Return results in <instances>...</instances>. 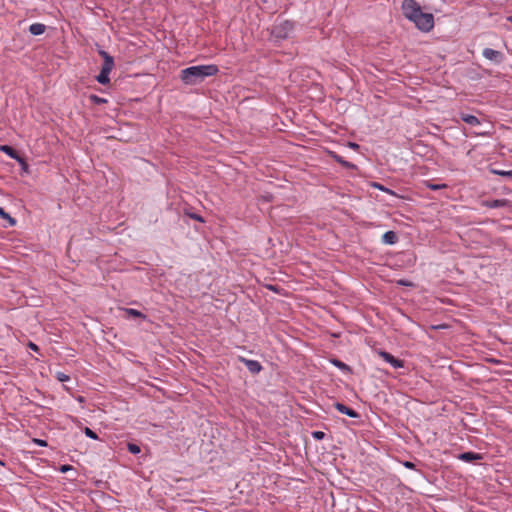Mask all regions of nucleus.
I'll list each match as a JSON object with an SVG mask.
<instances>
[{"mask_svg": "<svg viewBox=\"0 0 512 512\" xmlns=\"http://www.w3.org/2000/svg\"><path fill=\"white\" fill-rule=\"evenodd\" d=\"M491 172L495 175H499L502 177L512 178V170L506 171V170H497L492 169Z\"/></svg>", "mask_w": 512, "mask_h": 512, "instance_id": "obj_22", "label": "nucleus"}, {"mask_svg": "<svg viewBox=\"0 0 512 512\" xmlns=\"http://www.w3.org/2000/svg\"><path fill=\"white\" fill-rule=\"evenodd\" d=\"M98 54L102 57L103 59V64H102V68L103 70H107V71H112V69L114 68L115 66V63H114V58L108 53L106 52L105 50L103 49H99L98 50Z\"/></svg>", "mask_w": 512, "mask_h": 512, "instance_id": "obj_9", "label": "nucleus"}, {"mask_svg": "<svg viewBox=\"0 0 512 512\" xmlns=\"http://www.w3.org/2000/svg\"><path fill=\"white\" fill-rule=\"evenodd\" d=\"M378 354L385 362L389 363L393 368L398 369L404 367V361L395 358L392 354L386 351H379Z\"/></svg>", "mask_w": 512, "mask_h": 512, "instance_id": "obj_8", "label": "nucleus"}, {"mask_svg": "<svg viewBox=\"0 0 512 512\" xmlns=\"http://www.w3.org/2000/svg\"><path fill=\"white\" fill-rule=\"evenodd\" d=\"M426 186L431 189V190H440V189H444V188H447V184H434V183H431V182H426Z\"/></svg>", "mask_w": 512, "mask_h": 512, "instance_id": "obj_23", "label": "nucleus"}, {"mask_svg": "<svg viewBox=\"0 0 512 512\" xmlns=\"http://www.w3.org/2000/svg\"><path fill=\"white\" fill-rule=\"evenodd\" d=\"M127 448H128V451L134 455L140 453V451H141L140 447L134 443H128Z\"/></svg>", "mask_w": 512, "mask_h": 512, "instance_id": "obj_24", "label": "nucleus"}, {"mask_svg": "<svg viewBox=\"0 0 512 512\" xmlns=\"http://www.w3.org/2000/svg\"><path fill=\"white\" fill-rule=\"evenodd\" d=\"M237 359L239 362L243 363L248 371L253 375H257L263 370V366L257 360L247 359L243 356H238Z\"/></svg>", "mask_w": 512, "mask_h": 512, "instance_id": "obj_5", "label": "nucleus"}, {"mask_svg": "<svg viewBox=\"0 0 512 512\" xmlns=\"http://www.w3.org/2000/svg\"><path fill=\"white\" fill-rule=\"evenodd\" d=\"M0 151L5 153L6 155H8L10 158L16 160L18 163H20L24 169L28 168V165H27L25 159L22 156H20L19 153L12 146L1 145Z\"/></svg>", "mask_w": 512, "mask_h": 512, "instance_id": "obj_6", "label": "nucleus"}, {"mask_svg": "<svg viewBox=\"0 0 512 512\" xmlns=\"http://www.w3.org/2000/svg\"><path fill=\"white\" fill-rule=\"evenodd\" d=\"M418 29L429 32L434 27V17L431 13L420 12L412 21Z\"/></svg>", "mask_w": 512, "mask_h": 512, "instance_id": "obj_2", "label": "nucleus"}, {"mask_svg": "<svg viewBox=\"0 0 512 512\" xmlns=\"http://www.w3.org/2000/svg\"><path fill=\"white\" fill-rule=\"evenodd\" d=\"M381 240H382V243H384V244L394 245L398 242V236L394 231L390 230V231L385 232L382 235Z\"/></svg>", "mask_w": 512, "mask_h": 512, "instance_id": "obj_13", "label": "nucleus"}, {"mask_svg": "<svg viewBox=\"0 0 512 512\" xmlns=\"http://www.w3.org/2000/svg\"><path fill=\"white\" fill-rule=\"evenodd\" d=\"M507 21L512 23V15L507 17Z\"/></svg>", "mask_w": 512, "mask_h": 512, "instance_id": "obj_35", "label": "nucleus"}, {"mask_svg": "<svg viewBox=\"0 0 512 512\" xmlns=\"http://www.w3.org/2000/svg\"><path fill=\"white\" fill-rule=\"evenodd\" d=\"M72 469H73V467H72L71 465H68V464H64V465H61V466L59 467V471H60L61 473H67L68 471H70V470H72Z\"/></svg>", "mask_w": 512, "mask_h": 512, "instance_id": "obj_30", "label": "nucleus"}, {"mask_svg": "<svg viewBox=\"0 0 512 512\" xmlns=\"http://www.w3.org/2000/svg\"><path fill=\"white\" fill-rule=\"evenodd\" d=\"M56 379L60 382H66L70 380V376L63 373V372H57L56 373Z\"/></svg>", "mask_w": 512, "mask_h": 512, "instance_id": "obj_27", "label": "nucleus"}, {"mask_svg": "<svg viewBox=\"0 0 512 512\" xmlns=\"http://www.w3.org/2000/svg\"><path fill=\"white\" fill-rule=\"evenodd\" d=\"M330 156L333 160L339 163L342 167L350 170H356L357 166L352 162L346 161L342 156L337 154L336 152H330Z\"/></svg>", "mask_w": 512, "mask_h": 512, "instance_id": "obj_12", "label": "nucleus"}, {"mask_svg": "<svg viewBox=\"0 0 512 512\" xmlns=\"http://www.w3.org/2000/svg\"><path fill=\"white\" fill-rule=\"evenodd\" d=\"M109 74H110V71H107V70H103L101 69L100 70V73L98 74V76L96 77V80L102 84V85H106V84H109L110 83V77H109Z\"/></svg>", "mask_w": 512, "mask_h": 512, "instance_id": "obj_18", "label": "nucleus"}, {"mask_svg": "<svg viewBox=\"0 0 512 512\" xmlns=\"http://www.w3.org/2000/svg\"><path fill=\"white\" fill-rule=\"evenodd\" d=\"M89 100L91 101V103L96 104V105H101V104L107 103V99L99 97L95 94H91L89 96Z\"/></svg>", "mask_w": 512, "mask_h": 512, "instance_id": "obj_21", "label": "nucleus"}, {"mask_svg": "<svg viewBox=\"0 0 512 512\" xmlns=\"http://www.w3.org/2000/svg\"><path fill=\"white\" fill-rule=\"evenodd\" d=\"M294 29V22L285 20L273 28V35L276 38L286 39Z\"/></svg>", "mask_w": 512, "mask_h": 512, "instance_id": "obj_4", "label": "nucleus"}, {"mask_svg": "<svg viewBox=\"0 0 512 512\" xmlns=\"http://www.w3.org/2000/svg\"><path fill=\"white\" fill-rule=\"evenodd\" d=\"M399 283H400L401 285H408V284H407L405 281H403V280H401Z\"/></svg>", "mask_w": 512, "mask_h": 512, "instance_id": "obj_36", "label": "nucleus"}, {"mask_svg": "<svg viewBox=\"0 0 512 512\" xmlns=\"http://www.w3.org/2000/svg\"><path fill=\"white\" fill-rule=\"evenodd\" d=\"M33 442L35 444H37L38 446H41V447H46L48 444H47V441L46 440H43V439H38V438H34L33 439Z\"/></svg>", "mask_w": 512, "mask_h": 512, "instance_id": "obj_31", "label": "nucleus"}, {"mask_svg": "<svg viewBox=\"0 0 512 512\" xmlns=\"http://www.w3.org/2000/svg\"><path fill=\"white\" fill-rule=\"evenodd\" d=\"M509 201L507 199H496L491 201H486L485 206L488 208H501L507 206Z\"/></svg>", "mask_w": 512, "mask_h": 512, "instance_id": "obj_17", "label": "nucleus"}, {"mask_svg": "<svg viewBox=\"0 0 512 512\" xmlns=\"http://www.w3.org/2000/svg\"><path fill=\"white\" fill-rule=\"evenodd\" d=\"M28 347H29L32 351H34V352H39V350H40V349H39V347H38V345H36L34 342H31V341L28 343Z\"/></svg>", "mask_w": 512, "mask_h": 512, "instance_id": "obj_33", "label": "nucleus"}, {"mask_svg": "<svg viewBox=\"0 0 512 512\" xmlns=\"http://www.w3.org/2000/svg\"><path fill=\"white\" fill-rule=\"evenodd\" d=\"M348 146L352 149H358L360 146L355 142H348Z\"/></svg>", "mask_w": 512, "mask_h": 512, "instance_id": "obj_34", "label": "nucleus"}, {"mask_svg": "<svg viewBox=\"0 0 512 512\" xmlns=\"http://www.w3.org/2000/svg\"><path fill=\"white\" fill-rule=\"evenodd\" d=\"M457 458L461 461L471 463V462L482 460L483 455L480 453L473 452V451H468V452L460 453L457 456Z\"/></svg>", "mask_w": 512, "mask_h": 512, "instance_id": "obj_11", "label": "nucleus"}, {"mask_svg": "<svg viewBox=\"0 0 512 512\" xmlns=\"http://www.w3.org/2000/svg\"><path fill=\"white\" fill-rule=\"evenodd\" d=\"M460 118L463 122H465L471 126H477L480 124V120L476 116L471 115V114L461 113Z\"/></svg>", "mask_w": 512, "mask_h": 512, "instance_id": "obj_16", "label": "nucleus"}, {"mask_svg": "<svg viewBox=\"0 0 512 512\" xmlns=\"http://www.w3.org/2000/svg\"><path fill=\"white\" fill-rule=\"evenodd\" d=\"M312 437L315 439V440H322L325 438V433L323 431H313L311 433Z\"/></svg>", "mask_w": 512, "mask_h": 512, "instance_id": "obj_28", "label": "nucleus"}, {"mask_svg": "<svg viewBox=\"0 0 512 512\" xmlns=\"http://www.w3.org/2000/svg\"><path fill=\"white\" fill-rule=\"evenodd\" d=\"M404 16L413 21L415 17L422 11L420 5L415 0H404L402 3Z\"/></svg>", "mask_w": 512, "mask_h": 512, "instance_id": "obj_3", "label": "nucleus"}, {"mask_svg": "<svg viewBox=\"0 0 512 512\" xmlns=\"http://www.w3.org/2000/svg\"><path fill=\"white\" fill-rule=\"evenodd\" d=\"M0 465H3L4 466V463L0 460Z\"/></svg>", "mask_w": 512, "mask_h": 512, "instance_id": "obj_37", "label": "nucleus"}, {"mask_svg": "<svg viewBox=\"0 0 512 512\" xmlns=\"http://www.w3.org/2000/svg\"><path fill=\"white\" fill-rule=\"evenodd\" d=\"M218 72L219 68L215 64L190 66L181 70L180 79L186 85H197Z\"/></svg>", "mask_w": 512, "mask_h": 512, "instance_id": "obj_1", "label": "nucleus"}, {"mask_svg": "<svg viewBox=\"0 0 512 512\" xmlns=\"http://www.w3.org/2000/svg\"><path fill=\"white\" fill-rule=\"evenodd\" d=\"M483 57L486 59L496 63L500 64L504 60V55L502 52L494 50L492 48H485L482 52Z\"/></svg>", "mask_w": 512, "mask_h": 512, "instance_id": "obj_7", "label": "nucleus"}, {"mask_svg": "<svg viewBox=\"0 0 512 512\" xmlns=\"http://www.w3.org/2000/svg\"><path fill=\"white\" fill-rule=\"evenodd\" d=\"M84 433L90 439H93V440H97L98 439V435L96 434V432L93 431L92 429L88 428V427H86L84 429Z\"/></svg>", "mask_w": 512, "mask_h": 512, "instance_id": "obj_26", "label": "nucleus"}, {"mask_svg": "<svg viewBox=\"0 0 512 512\" xmlns=\"http://www.w3.org/2000/svg\"><path fill=\"white\" fill-rule=\"evenodd\" d=\"M0 217L2 219H5L8 221L9 226H14L16 224V219L10 216L9 213H7L4 208L0 207Z\"/></svg>", "mask_w": 512, "mask_h": 512, "instance_id": "obj_19", "label": "nucleus"}, {"mask_svg": "<svg viewBox=\"0 0 512 512\" xmlns=\"http://www.w3.org/2000/svg\"><path fill=\"white\" fill-rule=\"evenodd\" d=\"M125 312L129 315V316H132L134 318H142V319H145L146 318V315L143 314L141 311L139 310H136V309H132V308H126L124 309Z\"/></svg>", "mask_w": 512, "mask_h": 512, "instance_id": "obj_20", "label": "nucleus"}, {"mask_svg": "<svg viewBox=\"0 0 512 512\" xmlns=\"http://www.w3.org/2000/svg\"><path fill=\"white\" fill-rule=\"evenodd\" d=\"M45 30L46 26L42 23H33L29 26V32L34 36L43 34Z\"/></svg>", "mask_w": 512, "mask_h": 512, "instance_id": "obj_15", "label": "nucleus"}, {"mask_svg": "<svg viewBox=\"0 0 512 512\" xmlns=\"http://www.w3.org/2000/svg\"><path fill=\"white\" fill-rule=\"evenodd\" d=\"M329 361L332 365H334L335 367L340 369L343 373H345V374L352 373L351 367L349 365H347L346 363L342 362L341 360H339L337 358H331Z\"/></svg>", "mask_w": 512, "mask_h": 512, "instance_id": "obj_14", "label": "nucleus"}, {"mask_svg": "<svg viewBox=\"0 0 512 512\" xmlns=\"http://www.w3.org/2000/svg\"><path fill=\"white\" fill-rule=\"evenodd\" d=\"M403 466L407 469H411V470H414L416 469V465L413 463V462H410V461H404L403 462Z\"/></svg>", "mask_w": 512, "mask_h": 512, "instance_id": "obj_32", "label": "nucleus"}, {"mask_svg": "<svg viewBox=\"0 0 512 512\" xmlns=\"http://www.w3.org/2000/svg\"><path fill=\"white\" fill-rule=\"evenodd\" d=\"M185 214H186L189 218H191V219H194V220L199 221V222H201V223L205 222L204 218H203L201 215L197 214V213H194V212H188V211H187V212H185Z\"/></svg>", "mask_w": 512, "mask_h": 512, "instance_id": "obj_25", "label": "nucleus"}, {"mask_svg": "<svg viewBox=\"0 0 512 512\" xmlns=\"http://www.w3.org/2000/svg\"><path fill=\"white\" fill-rule=\"evenodd\" d=\"M334 407L338 412H340L344 415H347L348 417H351V418H359L360 417V414L356 410L346 406L343 403L335 402Z\"/></svg>", "mask_w": 512, "mask_h": 512, "instance_id": "obj_10", "label": "nucleus"}, {"mask_svg": "<svg viewBox=\"0 0 512 512\" xmlns=\"http://www.w3.org/2000/svg\"><path fill=\"white\" fill-rule=\"evenodd\" d=\"M375 188L381 190V191H384L386 193H390V194H394V192L389 189V188H386L385 186H383L382 184H379V183H374L373 185Z\"/></svg>", "mask_w": 512, "mask_h": 512, "instance_id": "obj_29", "label": "nucleus"}]
</instances>
